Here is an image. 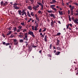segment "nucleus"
<instances>
[{
    "instance_id": "f257e3e1",
    "label": "nucleus",
    "mask_w": 78,
    "mask_h": 78,
    "mask_svg": "<svg viewBox=\"0 0 78 78\" xmlns=\"http://www.w3.org/2000/svg\"><path fill=\"white\" fill-rule=\"evenodd\" d=\"M23 40H25L26 41H28V33H27L25 34V37L23 38Z\"/></svg>"
},
{
    "instance_id": "f03ea898",
    "label": "nucleus",
    "mask_w": 78,
    "mask_h": 78,
    "mask_svg": "<svg viewBox=\"0 0 78 78\" xmlns=\"http://www.w3.org/2000/svg\"><path fill=\"white\" fill-rule=\"evenodd\" d=\"M28 33V34H30V35H32V37H35V36L34 35V34H33V32L31 31H29Z\"/></svg>"
},
{
    "instance_id": "7ed1b4c3",
    "label": "nucleus",
    "mask_w": 78,
    "mask_h": 78,
    "mask_svg": "<svg viewBox=\"0 0 78 78\" xmlns=\"http://www.w3.org/2000/svg\"><path fill=\"white\" fill-rule=\"evenodd\" d=\"M37 4H38V5H40V6H41V10H42L43 9V8H44V5H42V3H41L40 2H37Z\"/></svg>"
},
{
    "instance_id": "20e7f679",
    "label": "nucleus",
    "mask_w": 78,
    "mask_h": 78,
    "mask_svg": "<svg viewBox=\"0 0 78 78\" xmlns=\"http://www.w3.org/2000/svg\"><path fill=\"white\" fill-rule=\"evenodd\" d=\"M21 13H22V14H21V15L22 16H23L24 14L25 15V14H27V12H26L24 11V10H22V11L21 12Z\"/></svg>"
},
{
    "instance_id": "39448f33",
    "label": "nucleus",
    "mask_w": 78,
    "mask_h": 78,
    "mask_svg": "<svg viewBox=\"0 0 78 78\" xmlns=\"http://www.w3.org/2000/svg\"><path fill=\"white\" fill-rule=\"evenodd\" d=\"M27 14L28 17H31V15L30 13V12H29V11H27Z\"/></svg>"
},
{
    "instance_id": "423d86ee",
    "label": "nucleus",
    "mask_w": 78,
    "mask_h": 78,
    "mask_svg": "<svg viewBox=\"0 0 78 78\" xmlns=\"http://www.w3.org/2000/svg\"><path fill=\"white\" fill-rule=\"evenodd\" d=\"M47 35H46L44 36V41L45 42H47Z\"/></svg>"
},
{
    "instance_id": "0eeeda50",
    "label": "nucleus",
    "mask_w": 78,
    "mask_h": 78,
    "mask_svg": "<svg viewBox=\"0 0 78 78\" xmlns=\"http://www.w3.org/2000/svg\"><path fill=\"white\" fill-rule=\"evenodd\" d=\"M49 15H50V17H53V18H54V19L55 18V16L54 14L53 13H51V14H49Z\"/></svg>"
},
{
    "instance_id": "6e6552de",
    "label": "nucleus",
    "mask_w": 78,
    "mask_h": 78,
    "mask_svg": "<svg viewBox=\"0 0 78 78\" xmlns=\"http://www.w3.org/2000/svg\"><path fill=\"white\" fill-rule=\"evenodd\" d=\"M27 8L28 9L30 10V11H31V10H32V7L31 6H28L27 7Z\"/></svg>"
},
{
    "instance_id": "1a4fd4ad",
    "label": "nucleus",
    "mask_w": 78,
    "mask_h": 78,
    "mask_svg": "<svg viewBox=\"0 0 78 78\" xmlns=\"http://www.w3.org/2000/svg\"><path fill=\"white\" fill-rule=\"evenodd\" d=\"M33 9H34V10H35V11H36V10H37V7L36 6H34L33 7Z\"/></svg>"
},
{
    "instance_id": "9d476101",
    "label": "nucleus",
    "mask_w": 78,
    "mask_h": 78,
    "mask_svg": "<svg viewBox=\"0 0 78 78\" xmlns=\"http://www.w3.org/2000/svg\"><path fill=\"white\" fill-rule=\"evenodd\" d=\"M18 14H19V15H20V16L21 15V14H22V10H19L18 11Z\"/></svg>"
},
{
    "instance_id": "9b49d317",
    "label": "nucleus",
    "mask_w": 78,
    "mask_h": 78,
    "mask_svg": "<svg viewBox=\"0 0 78 78\" xmlns=\"http://www.w3.org/2000/svg\"><path fill=\"white\" fill-rule=\"evenodd\" d=\"M78 19H76V20H74V22L75 23H76L77 24H78Z\"/></svg>"
},
{
    "instance_id": "f8f14e48",
    "label": "nucleus",
    "mask_w": 78,
    "mask_h": 78,
    "mask_svg": "<svg viewBox=\"0 0 78 78\" xmlns=\"http://www.w3.org/2000/svg\"><path fill=\"white\" fill-rule=\"evenodd\" d=\"M57 43L56 44V45H58L59 44V42H60L59 41V40H58V39H57Z\"/></svg>"
},
{
    "instance_id": "ddd939ff",
    "label": "nucleus",
    "mask_w": 78,
    "mask_h": 78,
    "mask_svg": "<svg viewBox=\"0 0 78 78\" xmlns=\"http://www.w3.org/2000/svg\"><path fill=\"white\" fill-rule=\"evenodd\" d=\"M37 27H38V26L37 25H36L35 27V31H36V30H37Z\"/></svg>"
},
{
    "instance_id": "4468645a",
    "label": "nucleus",
    "mask_w": 78,
    "mask_h": 78,
    "mask_svg": "<svg viewBox=\"0 0 78 78\" xmlns=\"http://www.w3.org/2000/svg\"><path fill=\"white\" fill-rule=\"evenodd\" d=\"M31 15L32 17H34V12H30V15Z\"/></svg>"
},
{
    "instance_id": "2eb2a0df",
    "label": "nucleus",
    "mask_w": 78,
    "mask_h": 78,
    "mask_svg": "<svg viewBox=\"0 0 78 78\" xmlns=\"http://www.w3.org/2000/svg\"><path fill=\"white\" fill-rule=\"evenodd\" d=\"M11 34V31H10L7 34V36H9Z\"/></svg>"
},
{
    "instance_id": "dca6fc26",
    "label": "nucleus",
    "mask_w": 78,
    "mask_h": 78,
    "mask_svg": "<svg viewBox=\"0 0 78 78\" xmlns=\"http://www.w3.org/2000/svg\"><path fill=\"white\" fill-rule=\"evenodd\" d=\"M17 27H14L13 29V30H14V32L16 31H17Z\"/></svg>"
},
{
    "instance_id": "f3484780",
    "label": "nucleus",
    "mask_w": 78,
    "mask_h": 78,
    "mask_svg": "<svg viewBox=\"0 0 78 78\" xmlns=\"http://www.w3.org/2000/svg\"><path fill=\"white\" fill-rule=\"evenodd\" d=\"M52 22H51V27L53 26V20H51Z\"/></svg>"
},
{
    "instance_id": "a211bd4d",
    "label": "nucleus",
    "mask_w": 78,
    "mask_h": 78,
    "mask_svg": "<svg viewBox=\"0 0 78 78\" xmlns=\"http://www.w3.org/2000/svg\"><path fill=\"white\" fill-rule=\"evenodd\" d=\"M60 52H58V51H57L56 53H55V55H59V54H60Z\"/></svg>"
},
{
    "instance_id": "6ab92c4d",
    "label": "nucleus",
    "mask_w": 78,
    "mask_h": 78,
    "mask_svg": "<svg viewBox=\"0 0 78 78\" xmlns=\"http://www.w3.org/2000/svg\"><path fill=\"white\" fill-rule=\"evenodd\" d=\"M47 11L49 13H52L53 12L52 10H47Z\"/></svg>"
},
{
    "instance_id": "aec40b11",
    "label": "nucleus",
    "mask_w": 78,
    "mask_h": 78,
    "mask_svg": "<svg viewBox=\"0 0 78 78\" xmlns=\"http://www.w3.org/2000/svg\"><path fill=\"white\" fill-rule=\"evenodd\" d=\"M14 36H15L14 35V34H11L10 37H11V38H12V37H14Z\"/></svg>"
},
{
    "instance_id": "412c9836",
    "label": "nucleus",
    "mask_w": 78,
    "mask_h": 78,
    "mask_svg": "<svg viewBox=\"0 0 78 78\" xmlns=\"http://www.w3.org/2000/svg\"><path fill=\"white\" fill-rule=\"evenodd\" d=\"M60 15H62V11L60 12V11H58Z\"/></svg>"
},
{
    "instance_id": "4be33fe9",
    "label": "nucleus",
    "mask_w": 78,
    "mask_h": 78,
    "mask_svg": "<svg viewBox=\"0 0 78 78\" xmlns=\"http://www.w3.org/2000/svg\"><path fill=\"white\" fill-rule=\"evenodd\" d=\"M54 7H55V5H51V8H54Z\"/></svg>"
},
{
    "instance_id": "5701e85b",
    "label": "nucleus",
    "mask_w": 78,
    "mask_h": 78,
    "mask_svg": "<svg viewBox=\"0 0 78 78\" xmlns=\"http://www.w3.org/2000/svg\"><path fill=\"white\" fill-rule=\"evenodd\" d=\"M15 9H19V7H17V5H16V7H15Z\"/></svg>"
},
{
    "instance_id": "b1692460",
    "label": "nucleus",
    "mask_w": 78,
    "mask_h": 78,
    "mask_svg": "<svg viewBox=\"0 0 78 78\" xmlns=\"http://www.w3.org/2000/svg\"><path fill=\"white\" fill-rule=\"evenodd\" d=\"M74 8H75V7L73 6H72L71 8H70V9L71 10H73V9H74Z\"/></svg>"
},
{
    "instance_id": "393cba45",
    "label": "nucleus",
    "mask_w": 78,
    "mask_h": 78,
    "mask_svg": "<svg viewBox=\"0 0 78 78\" xmlns=\"http://www.w3.org/2000/svg\"><path fill=\"white\" fill-rule=\"evenodd\" d=\"M69 16V21H71V18H70V15H68Z\"/></svg>"
},
{
    "instance_id": "a878e982",
    "label": "nucleus",
    "mask_w": 78,
    "mask_h": 78,
    "mask_svg": "<svg viewBox=\"0 0 78 78\" xmlns=\"http://www.w3.org/2000/svg\"><path fill=\"white\" fill-rule=\"evenodd\" d=\"M52 9H53V10H54V11H57V10H56V9L54 7L52 8Z\"/></svg>"
},
{
    "instance_id": "bb28decb",
    "label": "nucleus",
    "mask_w": 78,
    "mask_h": 78,
    "mask_svg": "<svg viewBox=\"0 0 78 78\" xmlns=\"http://www.w3.org/2000/svg\"><path fill=\"white\" fill-rule=\"evenodd\" d=\"M18 28L19 29H20V30H21V28H22V27L19 26L18 27Z\"/></svg>"
},
{
    "instance_id": "cd10ccee",
    "label": "nucleus",
    "mask_w": 78,
    "mask_h": 78,
    "mask_svg": "<svg viewBox=\"0 0 78 78\" xmlns=\"http://www.w3.org/2000/svg\"><path fill=\"white\" fill-rule=\"evenodd\" d=\"M21 25H23V26H25V23H20Z\"/></svg>"
},
{
    "instance_id": "c85d7f7f",
    "label": "nucleus",
    "mask_w": 78,
    "mask_h": 78,
    "mask_svg": "<svg viewBox=\"0 0 78 78\" xmlns=\"http://www.w3.org/2000/svg\"><path fill=\"white\" fill-rule=\"evenodd\" d=\"M23 42V40L20 39V42Z\"/></svg>"
},
{
    "instance_id": "c756f323",
    "label": "nucleus",
    "mask_w": 78,
    "mask_h": 78,
    "mask_svg": "<svg viewBox=\"0 0 78 78\" xmlns=\"http://www.w3.org/2000/svg\"><path fill=\"white\" fill-rule=\"evenodd\" d=\"M10 45V44H9V43L5 44L6 46H7V45Z\"/></svg>"
},
{
    "instance_id": "7c9ffc66",
    "label": "nucleus",
    "mask_w": 78,
    "mask_h": 78,
    "mask_svg": "<svg viewBox=\"0 0 78 78\" xmlns=\"http://www.w3.org/2000/svg\"><path fill=\"white\" fill-rule=\"evenodd\" d=\"M34 0H30V2H31V3H34Z\"/></svg>"
},
{
    "instance_id": "2f4dec72",
    "label": "nucleus",
    "mask_w": 78,
    "mask_h": 78,
    "mask_svg": "<svg viewBox=\"0 0 78 78\" xmlns=\"http://www.w3.org/2000/svg\"><path fill=\"white\" fill-rule=\"evenodd\" d=\"M52 2H54V3H56V0H52Z\"/></svg>"
},
{
    "instance_id": "473e14b6",
    "label": "nucleus",
    "mask_w": 78,
    "mask_h": 78,
    "mask_svg": "<svg viewBox=\"0 0 78 78\" xmlns=\"http://www.w3.org/2000/svg\"><path fill=\"white\" fill-rule=\"evenodd\" d=\"M2 36H3V37H4V38L5 37V34H2Z\"/></svg>"
},
{
    "instance_id": "72a5a7b5",
    "label": "nucleus",
    "mask_w": 78,
    "mask_h": 78,
    "mask_svg": "<svg viewBox=\"0 0 78 78\" xmlns=\"http://www.w3.org/2000/svg\"><path fill=\"white\" fill-rule=\"evenodd\" d=\"M19 36L21 38L23 37V36L22 35H19Z\"/></svg>"
},
{
    "instance_id": "f704fd0d",
    "label": "nucleus",
    "mask_w": 78,
    "mask_h": 78,
    "mask_svg": "<svg viewBox=\"0 0 78 78\" xmlns=\"http://www.w3.org/2000/svg\"><path fill=\"white\" fill-rule=\"evenodd\" d=\"M41 31H42V29L40 28L39 30V33H41Z\"/></svg>"
},
{
    "instance_id": "c9c22d12",
    "label": "nucleus",
    "mask_w": 78,
    "mask_h": 78,
    "mask_svg": "<svg viewBox=\"0 0 78 78\" xmlns=\"http://www.w3.org/2000/svg\"><path fill=\"white\" fill-rule=\"evenodd\" d=\"M14 45H17V42H14Z\"/></svg>"
},
{
    "instance_id": "e433bc0d",
    "label": "nucleus",
    "mask_w": 78,
    "mask_h": 78,
    "mask_svg": "<svg viewBox=\"0 0 78 78\" xmlns=\"http://www.w3.org/2000/svg\"><path fill=\"white\" fill-rule=\"evenodd\" d=\"M3 2L1 1V5H3Z\"/></svg>"
},
{
    "instance_id": "4c0bfd02",
    "label": "nucleus",
    "mask_w": 78,
    "mask_h": 78,
    "mask_svg": "<svg viewBox=\"0 0 78 78\" xmlns=\"http://www.w3.org/2000/svg\"><path fill=\"white\" fill-rule=\"evenodd\" d=\"M74 5H77V6H78V3H77L74 2Z\"/></svg>"
},
{
    "instance_id": "58836bf2",
    "label": "nucleus",
    "mask_w": 78,
    "mask_h": 78,
    "mask_svg": "<svg viewBox=\"0 0 78 78\" xmlns=\"http://www.w3.org/2000/svg\"><path fill=\"white\" fill-rule=\"evenodd\" d=\"M18 5V4L15 3V4H12V5H16V6H17V5Z\"/></svg>"
},
{
    "instance_id": "ea45409f",
    "label": "nucleus",
    "mask_w": 78,
    "mask_h": 78,
    "mask_svg": "<svg viewBox=\"0 0 78 78\" xmlns=\"http://www.w3.org/2000/svg\"><path fill=\"white\" fill-rule=\"evenodd\" d=\"M48 56L49 57H51V55L50 54H48Z\"/></svg>"
},
{
    "instance_id": "a19ab883",
    "label": "nucleus",
    "mask_w": 78,
    "mask_h": 78,
    "mask_svg": "<svg viewBox=\"0 0 78 78\" xmlns=\"http://www.w3.org/2000/svg\"><path fill=\"white\" fill-rule=\"evenodd\" d=\"M70 10H68V14H70Z\"/></svg>"
},
{
    "instance_id": "79ce46f5",
    "label": "nucleus",
    "mask_w": 78,
    "mask_h": 78,
    "mask_svg": "<svg viewBox=\"0 0 78 78\" xmlns=\"http://www.w3.org/2000/svg\"><path fill=\"white\" fill-rule=\"evenodd\" d=\"M69 27V24H68L67 26V28H68Z\"/></svg>"
},
{
    "instance_id": "37998d69",
    "label": "nucleus",
    "mask_w": 78,
    "mask_h": 78,
    "mask_svg": "<svg viewBox=\"0 0 78 78\" xmlns=\"http://www.w3.org/2000/svg\"><path fill=\"white\" fill-rule=\"evenodd\" d=\"M51 46H52V44H51L50 45V49H51Z\"/></svg>"
},
{
    "instance_id": "c03bdc74",
    "label": "nucleus",
    "mask_w": 78,
    "mask_h": 78,
    "mask_svg": "<svg viewBox=\"0 0 78 78\" xmlns=\"http://www.w3.org/2000/svg\"><path fill=\"white\" fill-rule=\"evenodd\" d=\"M61 34V33H58L57 34V36H58V35H60Z\"/></svg>"
},
{
    "instance_id": "a18cd8bd",
    "label": "nucleus",
    "mask_w": 78,
    "mask_h": 78,
    "mask_svg": "<svg viewBox=\"0 0 78 78\" xmlns=\"http://www.w3.org/2000/svg\"><path fill=\"white\" fill-rule=\"evenodd\" d=\"M16 41H17V40H16V39H14V42H16Z\"/></svg>"
},
{
    "instance_id": "49530a36",
    "label": "nucleus",
    "mask_w": 78,
    "mask_h": 78,
    "mask_svg": "<svg viewBox=\"0 0 78 78\" xmlns=\"http://www.w3.org/2000/svg\"><path fill=\"white\" fill-rule=\"evenodd\" d=\"M50 3L51 4H53V3H54L52 1V2H50Z\"/></svg>"
},
{
    "instance_id": "de8ad7c7",
    "label": "nucleus",
    "mask_w": 78,
    "mask_h": 78,
    "mask_svg": "<svg viewBox=\"0 0 78 78\" xmlns=\"http://www.w3.org/2000/svg\"><path fill=\"white\" fill-rule=\"evenodd\" d=\"M38 13L39 14H41V11L39 10V11H38Z\"/></svg>"
},
{
    "instance_id": "09e8293b",
    "label": "nucleus",
    "mask_w": 78,
    "mask_h": 78,
    "mask_svg": "<svg viewBox=\"0 0 78 78\" xmlns=\"http://www.w3.org/2000/svg\"><path fill=\"white\" fill-rule=\"evenodd\" d=\"M37 8L39 7V5L38 4L37 5V6H36Z\"/></svg>"
},
{
    "instance_id": "8fccbe9b",
    "label": "nucleus",
    "mask_w": 78,
    "mask_h": 78,
    "mask_svg": "<svg viewBox=\"0 0 78 78\" xmlns=\"http://www.w3.org/2000/svg\"><path fill=\"white\" fill-rule=\"evenodd\" d=\"M46 31V28H44V29L43 30V31Z\"/></svg>"
},
{
    "instance_id": "3c124183",
    "label": "nucleus",
    "mask_w": 78,
    "mask_h": 78,
    "mask_svg": "<svg viewBox=\"0 0 78 78\" xmlns=\"http://www.w3.org/2000/svg\"><path fill=\"white\" fill-rule=\"evenodd\" d=\"M60 49V47H57V50H59Z\"/></svg>"
},
{
    "instance_id": "603ef678",
    "label": "nucleus",
    "mask_w": 78,
    "mask_h": 78,
    "mask_svg": "<svg viewBox=\"0 0 78 78\" xmlns=\"http://www.w3.org/2000/svg\"><path fill=\"white\" fill-rule=\"evenodd\" d=\"M69 25L70 27H72V24L70 23L69 24Z\"/></svg>"
},
{
    "instance_id": "864d4df0",
    "label": "nucleus",
    "mask_w": 78,
    "mask_h": 78,
    "mask_svg": "<svg viewBox=\"0 0 78 78\" xmlns=\"http://www.w3.org/2000/svg\"><path fill=\"white\" fill-rule=\"evenodd\" d=\"M20 29H18L17 30H16V31L17 32H20Z\"/></svg>"
},
{
    "instance_id": "5fc2aeb1",
    "label": "nucleus",
    "mask_w": 78,
    "mask_h": 78,
    "mask_svg": "<svg viewBox=\"0 0 78 78\" xmlns=\"http://www.w3.org/2000/svg\"><path fill=\"white\" fill-rule=\"evenodd\" d=\"M41 52H42V50H40L39 51V53H41V54L42 53Z\"/></svg>"
},
{
    "instance_id": "6e6d98bb",
    "label": "nucleus",
    "mask_w": 78,
    "mask_h": 78,
    "mask_svg": "<svg viewBox=\"0 0 78 78\" xmlns=\"http://www.w3.org/2000/svg\"><path fill=\"white\" fill-rule=\"evenodd\" d=\"M2 44L3 45H6V43L5 42H3Z\"/></svg>"
},
{
    "instance_id": "4d7b16f0",
    "label": "nucleus",
    "mask_w": 78,
    "mask_h": 78,
    "mask_svg": "<svg viewBox=\"0 0 78 78\" xmlns=\"http://www.w3.org/2000/svg\"><path fill=\"white\" fill-rule=\"evenodd\" d=\"M58 22L60 24H61V22L60 21H58Z\"/></svg>"
},
{
    "instance_id": "13d9d810",
    "label": "nucleus",
    "mask_w": 78,
    "mask_h": 78,
    "mask_svg": "<svg viewBox=\"0 0 78 78\" xmlns=\"http://www.w3.org/2000/svg\"><path fill=\"white\" fill-rule=\"evenodd\" d=\"M41 37H44V35H42Z\"/></svg>"
},
{
    "instance_id": "bf43d9fd",
    "label": "nucleus",
    "mask_w": 78,
    "mask_h": 78,
    "mask_svg": "<svg viewBox=\"0 0 78 78\" xmlns=\"http://www.w3.org/2000/svg\"><path fill=\"white\" fill-rule=\"evenodd\" d=\"M27 31V30H23V32H24V33H25V31Z\"/></svg>"
},
{
    "instance_id": "052dcab7",
    "label": "nucleus",
    "mask_w": 78,
    "mask_h": 78,
    "mask_svg": "<svg viewBox=\"0 0 78 78\" xmlns=\"http://www.w3.org/2000/svg\"><path fill=\"white\" fill-rule=\"evenodd\" d=\"M53 52L54 53H55L56 52V51L55 50L53 51Z\"/></svg>"
},
{
    "instance_id": "680f3d73",
    "label": "nucleus",
    "mask_w": 78,
    "mask_h": 78,
    "mask_svg": "<svg viewBox=\"0 0 78 78\" xmlns=\"http://www.w3.org/2000/svg\"><path fill=\"white\" fill-rule=\"evenodd\" d=\"M6 5V3H4L3 4V6H5Z\"/></svg>"
},
{
    "instance_id": "e2e57ef3",
    "label": "nucleus",
    "mask_w": 78,
    "mask_h": 78,
    "mask_svg": "<svg viewBox=\"0 0 78 78\" xmlns=\"http://www.w3.org/2000/svg\"><path fill=\"white\" fill-rule=\"evenodd\" d=\"M40 36H42V33H40Z\"/></svg>"
},
{
    "instance_id": "0e129e2a",
    "label": "nucleus",
    "mask_w": 78,
    "mask_h": 78,
    "mask_svg": "<svg viewBox=\"0 0 78 78\" xmlns=\"http://www.w3.org/2000/svg\"><path fill=\"white\" fill-rule=\"evenodd\" d=\"M29 20L30 21H31V20H32V18H30L29 19Z\"/></svg>"
},
{
    "instance_id": "69168bd1",
    "label": "nucleus",
    "mask_w": 78,
    "mask_h": 78,
    "mask_svg": "<svg viewBox=\"0 0 78 78\" xmlns=\"http://www.w3.org/2000/svg\"><path fill=\"white\" fill-rule=\"evenodd\" d=\"M32 30H34V27H32Z\"/></svg>"
},
{
    "instance_id": "338daca9",
    "label": "nucleus",
    "mask_w": 78,
    "mask_h": 78,
    "mask_svg": "<svg viewBox=\"0 0 78 78\" xmlns=\"http://www.w3.org/2000/svg\"><path fill=\"white\" fill-rule=\"evenodd\" d=\"M72 20H74V17H72Z\"/></svg>"
},
{
    "instance_id": "774afa93",
    "label": "nucleus",
    "mask_w": 78,
    "mask_h": 78,
    "mask_svg": "<svg viewBox=\"0 0 78 78\" xmlns=\"http://www.w3.org/2000/svg\"><path fill=\"white\" fill-rule=\"evenodd\" d=\"M71 15H73V12H71Z\"/></svg>"
}]
</instances>
